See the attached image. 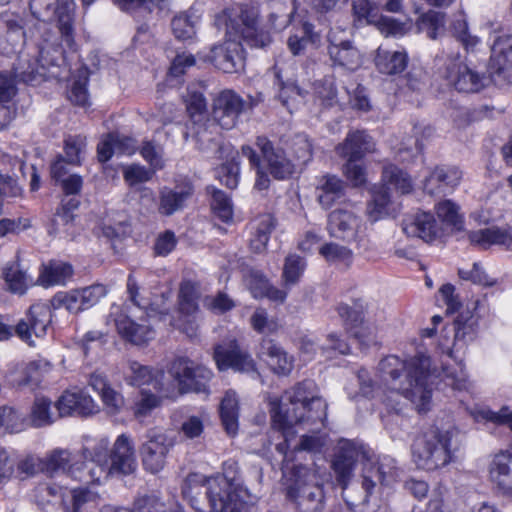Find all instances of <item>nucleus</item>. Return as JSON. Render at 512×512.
I'll return each mask as SVG.
<instances>
[{"mask_svg": "<svg viewBox=\"0 0 512 512\" xmlns=\"http://www.w3.org/2000/svg\"><path fill=\"white\" fill-rule=\"evenodd\" d=\"M319 254L329 263L346 262L352 257L350 249L334 242L322 245Z\"/></svg>", "mask_w": 512, "mask_h": 512, "instance_id": "obj_55", "label": "nucleus"}, {"mask_svg": "<svg viewBox=\"0 0 512 512\" xmlns=\"http://www.w3.org/2000/svg\"><path fill=\"white\" fill-rule=\"evenodd\" d=\"M194 193L191 182L177 184L174 188L164 187L160 191L158 211L164 216H171L182 210L186 201Z\"/></svg>", "mask_w": 512, "mask_h": 512, "instance_id": "obj_25", "label": "nucleus"}, {"mask_svg": "<svg viewBox=\"0 0 512 512\" xmlns=\"http://www.w3.org/2000/svg\"><path fill=\"white\" fill-rule=\"evenodd\" d=\"M78 206L79 201L76 198H64L50 220L48 233L65 239H73L76 233L74 211Z\"/></svg>", "mask_w": 512, "mask_h": 512, "instance_id": "obj_22", "label": "nucleus"}, {"mask_svg": "<svg viewBox=\"0 0 512 512\" xmlns=\"http://www.w3.org/2000/svg\"><path fill=\"white\" fill-rule=\"evenodd\" d=\"M172 31L179 40L191 39L195 31V22L187 14L175 16L171 22Z\"/></svg>", "mask_w": 512, "mask_h": 512, "instance_id": "obj_60", "label": "nucleus"}, {"mask_svg": "<svg viewBox=\"0 0 512 512\" xmlns=\"http://www.w3.org/2000/svg\"><path fill=\"white\" fill-rule=\"evenodd\" d=\"M109 457L110 463L107 462L106 465L92 463L90 467H88L87 472H85V475L77 476L81 480H84L86 484H100L106 480L109 475H129L135 472L137 468L133 441L125 434H121L117 437Z\"/></svg>", "mask_w": 512, "mask_h": 512, "instance_id": "obj_8", "label": "nucleus"}, {"mask_svg": "<svg viewBox=\"0 0 512 512\" xmlns=\"http://www.w3.org/2000/svg\"><path fill=\"white\" fill-rule=\"evenodd\" d=\"M453 36L468 50L478 43V38L468 32V24L463 16L456 18L451 24Z\"/></svg>", "mask_w": 512, "mask_h": 512, "instance_id": "obj_62", "label": "nucleus"}, {"mask_svg": "<svg viewBox=\"0 0 512 512\" xmlns=\"http://www.w3.org/2000/svg\"><path fill=\"white\" fill-rule=\"evenodd\" d=\"M170 373L181 393H207L212 378L210 369L195 365L191 360L178 358L173 361Z\"/></svg>", "mask_w": 512, "mask_h": 512, "instance_id": "obj_11", "label": "nucleus"}, {"mask_svg": "<svg viewBox=\"0 0 512 512\" xmlns=\"http://www.w3.org/2000/svg\"><path fill=\"white\" fill-rule=\"evenodd\" d=\"M89 385L96 391L110 414H117L124 406L123 395L116 391L109 383L107 377L99 372L90 375Z\"/></svg>", "mask_w": 512, "mask_h": 512, "instance_id": "obj_30", "label": "nucleus"}, {"mask_svg": "<svg viewBox=\"0 0 512 512\" xmlns=\"http://www.w3.org/2000/svg\"><path fill=\"white\" fill-rule=\"evenodd\" d=\"M372 199L367 205V215L373 222L389 215L394 211L393 202L385 186L374 187L371 190Z\"/></svg>", "mask_w": 512, "mask_h": 512, "instance_id": "obj_39", "label": "nucleus"}, {"mask_svg": "<svg viewBox=\"0 0 512 512\" xmlns=\"http://www.w3.org/2000/svg\"><path fill=\"white\" fill-rule=\"evenodd\" d=\"M438 218L446 225L458 227L462 223L459 206L451 200H443L435 206Z\"/></svg>", "mask_w": 512, "mask_h": 512, "instance_id": "obj_52", "label": "nucleus"}, {"mask_svg": "<svg viewBox=\"0 0 512 512\" xmlns=\"http://www.w3.org/2000/svg\"><path fill=\"white\" fill-rule=\"evenodd\" d=\"M32 15L44 23L56 22L55 29L43 24L39 27L38 58L33 61L21 55L14 67L15 78L37 85L61 76L58 71L66 49L75 50L74 0H30Z\"/></svg>", "mask_w": 512, "mask_h": 512, "instance_id": "obj_2", "label": "nucleus"}, {"mask_svg": "<svg viewBox=\"0 0 512 512\" xmlns=\"http://www.w3.org/2000/svg\"><path fill=\"white\" fill-rule=\"evenodd\" d=\"M469 240L482 248H488L491 245H502L507 249H512V234L506 228L493 226L472 231L469 234Z\"/></svg>", "mask_w": 512, "mask_h": 512, "instance_id": "obj_34", "label": "nucleus"}, {"mask_svg": "<svg viewBox=\"0 0 512 512\" xmlns=\"http://www.w3.org/2000/svg\"><path fill=\"white\" fill-rule=\"evenodd\" d=\"M50 302L54 309L64 307L70 313L77 314L85 310L80 289L58 292L52 297Z\"/></svg>", "mask_w": 512, "mask_h": 512, "instance_id": "obj_47", "label": "nucleus"}, {"mask_svg": "<svg viewBox=\"0 0 512 512\" xmlns=\"http://www.w3.org/2000/svg\"><path fill=\"white\" fill-rule=\"evenodd\" d=\"M444 381L447 385L459 391L468 390L471 386L468 376L461 363L457 364V367L454 368H444Z\"/></svg>", "mask_w": 512, "mask_h": 512, "instance_id": "obj_57", "label": "nucleus"}, {"mask_svg": "<svg viewBox=\"0 0 512 512\" xmlns=\"http://www.w3.org/2000/svg\"><path fill=\"white\" fill-rule=\"evenodd\" d=\"M382 180L401 194H408L413 189L409 175L395 165H387L383 168Z\"/></svg>", "mask_w": 512, "mask_h": 512, "instance_id": "obj_46", "label": "nucleus"}, {"mask_svg": "<svg viewBox=\"0 0 512 512\" xmlns=\"http://www.w3.org/2000/svg\"><path fill=\"white\" fill-rule=\"evenodd\" d=\"M328 54L333 65L348 71H355L362 65L361 54L350 41L331 42L328 47Z\"/></svg>", "mask_w": 512, "mask_h": 512, "instance_id": "obj_31", "label": "nucleus"}, {"mask_svg": "<svg viewBox=\"0 0 512 512\" xmlns=\"http://www.w3.org/2000/svg\"><path fill=\"white\" fill-rule=\"evenodd\" d=\"M430 365V358L425 355L405 361L390 355L380 361L379 371L392 390L410 400L419 412H425L432 397Z\"/></svg>", "mask_w": 512, "mask_h": 512, "instance_id": "obj_3", "label": "nucleus"}, {"mask_svg": "<svg viewBox=\"0 0 512 512\" xmlns=\"http://www.w3.org/2000/svg\"><path fill=\"white\" fill-rule=\"evenodd\" d=\"M318 195L319 203L325 209L330 208L335 199L341 197L345 191V183L335 175H325L321 179Z\"/></svg>", "mask_w": 512, "mask_h": 512, "instance_id": "obj_43", "label": "nucleus"}, {"mask_svg": "<svg viewBox=\"0 0 512 512\" xmlns=\"http://www.w3.org/2000/svg\"><path fill=\"white\" fill-rule=\"evenodd\" d=\"M259 10L248 4H234L215 16V25L230 39L247 41L253 47H265L270 36L258 32Z\"/></svg>", "mask_w": 512, "mask_h": 512, "instance_id": "obj_6", "label": "nucleus"}, {"mask_svg": "<svg viewBox=\"0 0 512 512\" xmlns=\"http://www.w3.org/2000/svg\"><path fill=\"white\" fill-rule=\"evenodd\" d=\"M211 208L215 215L223 222H228L233 217L231 201L228 196L220 190H212Z\"/></svg>", "mask_w": 512, "mask_h": 512, "instance_id": "obj_53", "label": "nucleus"}, {"mask_svg": "<svg viewBox=\"0 0 512 512\" xmlns=\"http://www.w3.org/2000/svg\"><path fill=\"white\" fill-rule=\"evenodd\" d=\"M174 445V439L165 432L157 429L148 430L139 448L144 469L153 474L160 472L165 467Z\"/></svg>", "mask_w": 512, "mask_h": 512, "instance_id": "obj_9", "label": "nucleus"}, {"mask_svg": "<svg viewBox=\"0 0 512 512\" xmlns=\"http://www.w3.org/2000/svg\"><path fill=\"white\" fill-rule=\"evenodd\" d=\"M22 417L12 407H0V427L5 430L16 433L24 429Z\"/></svg>", "mask_w": 512, "mask_h": 512, "instance_id": "obj_63", "label": "nucleus"}, {"mask_svg": "<svg viewBox=\"0 0 512 512\" xmlns=\"http://www.w3.org/2000/svg\"><path fill=\"white\" fill-rule=\"evenodd\" d=\"M45 469L49 473L62 471L74 480L83 482L77 475H85V466L83 462L75 460L73 454L67 449H55L45 460Z\"/></svg>", "mask_w": 512, "mask_h": 512, "instance_id": "obj_26", "label": "nucleus"}, {"mask_svg": "<svg viewBox=\"0 0 512 512\" xmlns=\"http://www.w3.org/2000/svg\"><path fill=\"white\" fill-rule=\"evenodd\" d=\"M213 357L221 371L231 368L242 373L256 372L255 361L235 340L216 345Z\"/></svg>", "mask_w": 512, "mask_h": 512, "instance_id": "obj_14", "label": "nucleus"}, {"mask_svg": "<svg viewBox=\"0 0 512 512\" xmlns=\"http://www.w3.org/2000/svg\"><path fill=\"white\" fill-rule=\"evenodd\" d=\"M191 493L190 503L197 512H245L250 499L247 489L235 491L224 478H208Z\"/></svg>", "mask_w": 512, "mask_h": 512, "instance_id": "obj_4", "label": "nucleus"}, {"mask_svg": "<svg viewBox=\"0 0 512 512\" xmlns=\"http://www.w3.org/2000/svg\"><path fill=\"white\" fill-rule=\"evenodd\" d=\"M214 65L225 73H235L244 68L245 56L239 39L227 38L211 50Z\"/></svg>", "mask_w": 512, "mask_h": 512, "instance_id": "obj_18", "label": "nucleus"}, {"mask_svg": "<svg viewBox=\"0 0 512 512\" xmlns=\"http://www.w3.org/2000/svg\"><path fill=\"white\" fill-rule=\"evenodd\" d=\"M306 269V261L304 258L290 254L285 258L282 280L286 289L296 285Z\"/></svg>", "mask_w": 512, "mask_h": 512, "instance_id": "obj_45", "label": "nucleus"}, {"mask_svg": "<svg viewBox=\"0 0 512 512\" xmlns=\"http://www.w3.org/2000/svg\"><path fill=\"white\" fill-rule=\"evenodd\" d=\"M455 429L440 430L432 427L417 437L412 446V455L418 467L433 471L445 467L453 460L456 450Z\"/></svg>", "mask_w": 512, "mask_h": 512, "instance_id": "obj_7", "label": "nucleus"}, {"mask_svg": "<svg viewBox=\"0 0 512 512\" xmlns=\"http://www.w3.org/2000/svg\"><path fill=\"white\" fill-rule=\"evenodd\" d=\"M87 83L86 71H80L78 78L74 79L68 92L69 100L75 105L85 106L88 103Z\"/></svg>", "mask_w": 512, "mask_h": 512, "instance_id": "obj_58", "label": "nucleus"}, {"mask_svg": "<svg viewBox=\"0 0 512 512\" xmlns=\"http://www.w3.org/2000/svg\"><path fill=\"white\" fill-rule=\"evenodd\" d=\"M44 492V496H52L53 500L59 501V507L63 509V512H70L74 509V506H72V502L70 501L72 497V489L69 490L56 485H46Z\"/></svg>", "mask_w": 512, "mask_h": 512, "instance_id": "obj_64", "label": "nucleus"}, {"mask_svg": "<svg viewBox=\"0 0 512 512\" xmlns=\"http://www.w3.org/2000/svg\"><path fill=\"white\" fill-rule=\"evenodd\" d=\"M268 21L274 29L281 31L288 27L296 13V0H269Z\"/></svg>", "mask_w": 512, "mask_h": 512, "instance_id": "obj_36", "label": "nucleus"}, {"mask_svg": "<svg viewBox=\"0 0 512 512\" xmlns=\"http://www.w3.org/2000/svg\"><path fill=\"white\" fill-rule=\"evenodd\" d=\"M109 445L110 442L107 438H101L96 442L91 451L88 448L83 449V456L85 458L90 457L89 461L83 462L85 470H88L92 463L106 465L108 462Z\"/></svg>", "mask_w": 512, "mask_h": 512, "instance_id": "obj_54", "label": "nucleus"}, {"mask_svg": "<svg viewBox=\"0 0 512 512\" xmlns=\"http://www.w3.org/2000/svg\"><path fill=\"white\" fill-rule=\"evenodd\" d=\"M289 151L296 165L306 164L312 158V145L305 134H296L290 140Z\"/></svg>", "mask_w": 512, "mask_h": 512, "instance_id": "obj_48", "label": "nucleus"}, {"mask_svg": "<svg viewBox=\"0 0 512 512\" xmlns=\"http://www.w3.org/2000/svg\"><path fill=\"white\" fill-rule=\"evenodd\" d=\"M444 78L460 93H478L487 84V77L470 68L459 54L448 57Z\"/></svg>", "mask_w": 512, "mask_h": 512, "instance_id": "obj_10", "label": "nucleus"}, {"mask_svg": "<svg viewBox=\"0 0 512 512\" xmlns=\"http://www.w3.org/2000/svg\"><path fill=\"white\" fill-rule=\"evenodd\" d=\"M100 498L101 496L98 492L86 487L72 489V497L70 501L72 502L74 509L70 512H80L86 504H98Z\"/></svg>", "mask_w": 512, "mask_h": 512, "instance_id": "obj_61", "label": "nucleus"}, {"mask_svg": "<svg viewBox=\"0 0 512 512\" xmlns=\"http://www.w3.org/2000/svg\"><path fill=\"white\" fill-rule=\"evenodd\" d=\"M408 63L405 51H390L379 48L375 57V65L380 73L394 75L403 72Z\"/></svg>", "mask_w": 512, "mask_h": 512, "instance_id": "obj_38", "label": "nucleus"}, {"mask_svg": "<svg viewBox=\"0 0 512 512\" xmlns=\"http://www.w3.org/2000/svg\"><path fill=\"white\" fill-rule=\"evenodd\" d=\"M403 232L409 237H417L425 242L433 241L439 232V227L433 215L427 212L417 213L403 220Z\"/></svg>", "mask_w": 512, "mask_h": 512, "instance_id": "obj_27", "label": "nucleus"}, {"mask_svg": "<svg viewBox=\"0 0 512 512\" xmlns=\"http://www.w3.org/2000/svg\"><path fill=\"white\" fill-rule=\"evenodd\" d=\"M247 106L248 103L237 93L232 90H223L213 101V119L223 129H232Z\"/></svg>", "mask_w": 512, "mask_h": 512, "instance_id": "obj_13", "label": "nucleus"}, {"mask_svg": "<svg viewBox=\"0 0 512 512\" xmlns=\"http://www.w3.org/2000/svg\"><path fill=\"white\" fill-rule=\"evenodd\" d=\"M124 181L130 186L135 187L152 179L155 169L146 168L140 164H131L123 167Z\"/></svg>", "mask_w": 512, "mask_h": 512, "instance_id": "obj_49", "label": "nucleus"}, {"mask_svg": "<svg viewBox=\"0 0 512 512\" xmlns=\"http://www.w3.org/2000/svg\"><path fill=\"white\" fill-rule=\"evenodd\" d=\"M445 14L429 10L419 16L416 21L417 31L425 33L430 39H437L444 33Z\"/></svg>", "mask_w": 512, "mask_h": 512, "instance_id": "obj_41", "label": "nucleus"}, {"mask_svg": "<svg viewBox=\"0 0 512 512\" xmlns=\"http://www.w3.org/2000/svg\"><path fill=\"white\" fill-rule=\"evenodd\" d=\"M362 226L360 217L354 212L338 208L329 214L327 230L331 237L352 243L360 238Z\"/></svg>", "mask_w": 512, "mask_h": 512, "instance_id": "obj_15", "label": "nucleus"}, {"mask_svg": "<svg viewBox=\"0 0 512 512\" xmlns=\"http://www.w3.org/2000/svg\"><path fill=\"white\" fill-rule=\"evenodd\" d=\"M86 148V137L81 135L69 136L65 139V155L69 164L80 165L81 155Z\"/></svg>", "mask_w": 512, "mask_h": 512, "instance_id": "obj_56", "label": "nucleus"}, {"mask_svg": "<svg viewBox=\"0 0 512 512\" xmlns=\"http://www.w3.org/2000/svg\"><path fill=\"white\" fill-rule=\"evenodd\" d=\"M51 400L46 397H36L31 407L30 422L33 427L41 428L51 425L57 417L78 415L90 416L99 412V406L93 398L82 390L64 392L55 406L56 416L51 411Z\"/></svg>", "mask_w": 512, "mask_h": 512, "instance_id": "obj_5", "label": "nucleus"}, {"mask_svg": "<svg viewBox=\"0 0 512 512\" xmlns=\"http://www.w3.org/2000/svg\"><path fill=\"white\" fill-rule=\"evenodd\" d=\"M73 275V268L69 263L60 260H51L42 266L38 283L44 287L64 285Z\"/></svg>", "mask_w": 512, "mask_h": 512, "instance_id": "obj_37", "label": "nucleus"}, {"mask_svg": "<svg viewBox=\"0 0 512 512\" xmlns=\"http://www.w3.org/2000/svg\"><path fill=\"white\" fill-rule=\"evenodd\" d=\"M462 172L455 166L436 167L424 181V191L429 195L445 194L459 185Z\"/></svg>", "mask_w": 512, "mask_h": 512, "instance_id": "obj_23", "label": "nucleus"}, {"mask_svg": "<svg viewBox=\"0 0 512 512\" xmlns=\"http://www.w3.org/2000/svg\"><path fill=\"white\" fill-rule=\"evenodd\" d=\"M220 416L226 432L234 436L238 430L239 401L235 391L228 390L220 403Z\"/></svg>", "mask_w": 512, "mask_h": 512, "instance_id": "obj_40", "label": "nucleus"}, {"mask_svg": "<svg viewBox=\"0 0 512 512\" xmlns=\"http://www.w3.org/2000/svg\"><path fill=\"white\" fill-rule=\"evenodd\" d=\"M160 392H156L152 388H142L139 396L134 401L132 412L136 419L143 420L148 417L153 410L160 407L162 404V397Z\"/></svg>", "mask_w": 512, "mask_h": 512, "instance_id": "obj_42", "label": "nucleus"}, {"mask_svg": "<svg viewBox=\"0 0 512 512\" xmlns=\"http://www.w3.org/2000/svg\"><path fill=\"white\" fill-rule=\"evenodd\" d=\"M274 70L279 85L278 98L282 105L286 107L289 112H292L294 109H297L307 92L300 88L294 79L289 77L284 79L281 70H279L277 66L274 67Z\"/></svg>", "mask_w": 512, "mask_h": 512, "instance_id": "obj_33", "label": "nucleus"}, {"mask_svg": "<svg viewBox=\"0 0 512 512\" xmlns=\"http://www.w3.org/2000/svg\"><path fill=\"white\" fill-rule=\"evenodd\" d=\"M490 478L499 491L512 498V455L501 452L490 464Z\"/></svg>", "mask_w": 512, "mask_h": 512, "instance_id": "obj_28", "label": "nucleus"}, {"mask_svg": "<svg viewBox=\"0 0 512 512\" xmlns=\"http://www.w3.org/2000/svg\"><path fill=\"white\" fill-rule=\"evenodd\" d=\"M139 152L153 169L158 170L164 167L163 147L154 140L143 141Z\"/></svg>", "mask_w": 512, "mask_h": 512, "instance_id": "obj_51", "label": "nucleus"}, {"mask_svg": "<svg viewBox=\"0 0 512 512\" xmlns=\"http://www.w3.org/2000/svg\"><path fill=\"white\" fill-rule=\"evenodd\" d=\"M316 386L313 381L305 380L298 383L290 390L285 391L280 399L270 401V413L272 427L282 432L284 442L276 446L277 451L284 454L283 472L291 470L294 483L288 488V496L297 499L304 498L310 502H321L323 499L322 488L318 485L307 486L315 475L304 465L289 467L286 460V448L289 436L294 425L316 424L323 422L327 416L326 402L316 395Z\"/></svg>", "mask_w": 512, "mask_h": 512, "instance_id": "obj_1", "label": "nucleus"}, {"mask_svg": "<svg viewBox=\"0 0 512 512\" xmlns=\"http://www.w3.org/2000/svg\"><path fill=\"white\" fill-rule=\"evenodd\" d=\"M7 290L24 295L34 285L33 278L23 270L18 262L7 263L2 271Z\"/></svg>", "mask_w": 512, "mask_h": 512, "instance_id": "obj_35", "label": "nucleus"}, {"mask_svg": "<svg viewBox=\"0 0 512 512\" xmlns=\"http://www.w3.org/2000/svg\"><path fill=\"white\" fill-rule=\"evenodd\" d=\"M118 334L126 341L134 345H143L154 339L155 331L148 323L147 319L141 318L140 321L131 319L123 313L111 312Z\"/></svg>", "mask_w": 512, "mask_h": 512, "instance_id": "obj_19", "label": "nucleus"}, {"mask_svg": "<svg viewBox=\"0 0 512 512\" xmlns=\"http://www.w3.org/2000/svg\"><path fill=\"white\" fill-rule=\"evenodd\" d=\"M362 487L366 494L363 502H367L368 496L371 495L378 484H383L387 472L384 470L383 464L374 457L369 449H367V457L362 459Z\"/></svg>", "mask_w": 512, "mask_h": 512, "instance_id": "obj_32", "label": "nucleus"}, {"mask_svg": "<svg viewBox=\"0 0 512 512\" xmlns=\"http://www.w3.org/2000/svg\"><path fill=\"white\" fill-rule=\"evenodd\" d=\"M263 159L270 174L276 179H285L294 173L296 164L292 159H288L280 148H276L272 143L264 138L257 139Z\"/></svg>", "mask_w": 512, "mask_h": 512, "instance_id": "obj_20", "label": "nucleus"}, {"mask_svg": "<svg viewBox=\"0 0 512 512\" xmlns=\"http://www.w3.org/2000/svg\"><path fill=\"white\" fill-rule=\"evenodd\" d=\"M489 69L492 76L512 80V35L499 36L491 49Z\"/></svg>", "mask_w": 512, "mask_h": 512, "instance_id": "obj_21", "label": "nucleus"}, {"mask_svg": "<svg viewBox=\"0 0 512 512\" xmlns=\"http://www.w3.org/2000/svg\"><path fill=\"white\" fill-rule=\"evenodd\" d=\"M372 138L364 131L349 132L343 143L336 146V153L347 160H359L365 153L372 151Z\"/></svg>", "mask_w": 512, "mask_h": 512, "instance_id": "obj_29", "label": "nucleus"}, {"mask_svg": "<svg viewBox=\"0 0 512 512\" xmlns=\"http://www.w3.org/2000/svg\"><path fill=\"white\" fill-rule=\"evenodd\" d=\"M200 293L198 285L191 281H183L180 285L178 295L179 311L182 315L192 316L198 309V299Z\"/></svg>", "mask_w": 512, "mask_h": 512, "instance_id": "obj_44", "label": "nucleus"}, {"mask_svg": "<svg viewBox=\"0 0 512 512\" xmlns=\"http://www.w3.org/2000/svg\"><path fill=\"white\" fill-rule=\"evenodd\" d=\"M316 97L323 105L330 107L337 103V88L332 76L324 77L315 83Z\"/></svg>", "mask_w": 512, "mask_h": 512, "instance_id": "obj_50", "label": "nucleus"}, {"mask_svg": "<svg viewBox=\"0 0 512 512\" xmlns=\"http://www.w3.org/2000/svg\"><path fill=\"white\" fill-rule=\"evenodd\" d=\"M185 103L190 121L194 129V137L200 144V149L208 148V144L213 141V138L206 136L208 132V119H207V103L203 94L195 90H187L185 95Z\"/></svg>", "mask_w": 512, "mask_h": 512, "instance_id": "obj_16", "label": "nucleus"}, {"mask_svg": "<svg viewBox=\"0 0 512 512\" xmlns=\"http://www.w3.org/2000/svg\"><path fill=\"white\" fill-rule=\"evenodd\" d=\"M339 316L344 320L345 326L348 331H352L358 327V324H363V306L355 304L350 307L346 304H340L337 307Z\"/></svg>", "mask_w": 512, "mask_h": 512, "instance_id": "obj_59", "label": "nucleus"}, {"mask_svg": "<svg viewBox=\"0 0 512 512\" xmlns=\"http://www.w3.org/2000/svg\"><path fill=\"white\" fill-rule=\"evenodd\" d=\"M51 322V311L47 305H32L25 319L16 326V334L30 345L33 344L32 335L41 338L46 335Z\"/></svg>", "mask_w": 512, "mask_h": 512, "instance_id": "obj_17", "label": "nucleus"}, {"mask_svg": "<svg viewBox=\"0 0 512 512\" xmlns=\"http://www.w3.org/2000/svg\"><path fill=\"white\" fill-rule=\"evenodd\" d=\"M124 379L131 386H151L156 392L163 391L162 372H154L149 366L136 360H127L123 370Z\"/></svg>", "mask_w": 512, "mask_h": 512, "instance_id": "obj_24", "label": "nucleus"}, {"mask_svg": "<svg viewBox=\"0 0 512 512\" xmlns=\"http://www.w3.org/2000/svg\"><path fill=\"white\" fill-rule=\"evenodd\" d=\"M363 457H367V448L363 445L349 440L339 442L331 468L336 481L343 489L353 477L356 463L362 461Z\"/></svg>", "mask_w": 512, "mask_h": 512, "instance_id": "obj_12", "label": "nucleus"}]
</instances>
